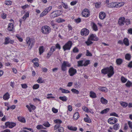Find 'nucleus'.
I'll use <instances>...</instances> for the list:
<instances>
[{
    "label": "nucleus",
    "mask_w": 132,
    "mask_h": 132,
    "mask_svg": "<svg viewBox=\"0 0 132 132\" xmlns=\"http://www.w3.org/2000/svg\"><path fill=\"white\" fill-rule=\"evenodd\" d=\"M89 32V30L86 28H84L82 29L81 31V34L82 36H86L88 35Z\"/></svg>",
    "instance_id": "0eeeda50"
},
{
    "label": "nucleus",
    "mask_w": 132,
    "mask_h": 132,
    "mask_svg": "<svg viewBox=\"0 0 132 132\" xmlns=\"http://www.w3.org/2000/svg\"><path fill=\"white\" fill-rule=\"evenodd\" d=\"M41 31L44 34H48L51 31L50 28L48 26H43L41 29Z\"/></svg>",
    "instance_id": "7ed1b4c3"
},
{
    "label": "nucleus",
    "mask_w": 132,
    "mask_h": 132,
    "mask_svg": "<svg viewBox=\"0 0 132 132\" xmlns=\"http://www.w3.org/2000/svg\"><path fill=\"white\" fill-rule=\"evenodd\" d=\"M91 25H92V28L94 30L96 31L98 30L97 27L94 23H92L91 24Z\"/></svg>",
    "instance_id": "a211bd4d"
},
{
    "label": "nucleus",
    "mask_w": 132,
    "mask_h": 132,
    "mask_svg": "<svg viewBox=\"0 0 132 132\" xmlns=\"http://www.w3.org/2000/svg\"><path fill=\"white\" fill-rule=\"evenodd\" d=\"M10 85L12 88H13L15 86V83L14 81L11 82Z\"/></svg>",
    "instance_id": "338daca9"
},
{
    "label": "nucleus",
    "mask_w": 132,
    "mask_h": 132,
    "mask_svg": "<svg viewBox=\"0 0 132 132\" xmlns=\"http://www.w3.org/2000/svg\"><path fill=\"white\" fill-rule=\"evenodd\" d=\"M116 7H118L123 6V4L122 3H117L116 2Z\"/></svg>",
    "instance_id": "de8ad7c7"
},
{
    "label": "nucleus",
    "mask_w": 132,
    "mask_h": 132,
    "mask_svg": "<svg viewBox=\"0 0 132 132\" xmlns=\"http://www.w3.org/2000/svg\"><path fill=\"white\" fill-rule=\"evenodd\" d=\"M14 26L13 24L12 23H9L8 25V30L9 31H11L14 29Z\"/></svg>",
    "instance_id": "4468645a"
},
{
    "label": "nucleus",
    "mask_w": 132,
    "mask_h": 132,
    "mask_svg": "<svg viewBox=\"0 0 132 132\" xmlns=\"http://www.w3.org/2000/svg\"><path fill=\"white\" fill-rule=\"evenodd\" d=\"M125 20V18L124 17H121L119 18L118 23L119 26H121L124 24Z\"/></svg>",
    "instance_id": "9b49d317"
},
{
    "label": "nucleus",
    "mask_w": 132,
    "mask_h": 132,
    "mask_svg": "<svg viewBox=\"0 0 132 132\" xmlns=\"http://www.w3.org/2000/svg\"><path fill=\"white\" fill-rule=\"evenodd\" d=\"M116 62L117 65H120L122 62V60L121 59L119 58L116 59Z\"/></svg>",
    "instance_id": "b1692460"
},
{
    "label": "nucleus",
    "mask_w": 132,
    "mask_h": 132,
    "mask_svg": "<svg viewBox=\"0 0 132 132\" xmlns=\"http://www.w3.org/2000/svg\"><path fill=\"white\" fill-rule=\"evenodd\" d=\"M119 127V124L117 123L114 125L113 127V128L114 130H116L118 129V128Z\"/></svg>",
    "instance_id": "e433bc0d"
},
{
    "label": "nucleus",
    "mask_w": 132,
    "mask_h": 132,
    "mask_svg": "<svg viewBox=\"0 0 132 132\" xmlns=\"http://www.w3.org/2000/svg\"><path fill=\"white\" fill-rule=\"evenodd\" d=\"M59 90L62 91V93H70V91L68 90L62 88L61 87H60Z\"/></svg>",
    "instance_id": "6ab92c4d"
},
{
    "label": "nucleus",
    "mask_w": 132,
    "mask_h": 132,
    "mask_svg": "<svg viewBox=\"0 0 132 132\" xmlns=\"http://www.w3.org/2000/svg\"><path fill=\"white\" fill-rule=\"evenodd\" d=\"M123 42L126 45L129 46V41L127 38H125L123 40Z\"/></svg>",
    "instance_id": "aec40b11"
},
{
    "label": "nucleus",
    "mask_w": 132,
    "mask_h": 132,
    "mask_svg": "<svg viewBox=\"0 0 132 132\" xmlns=\"http://www.w3.org/2000/svg\"><path fill=\"white\" fill-rule=\"evenodd\" d=\"M101 4L100 2H98L95 4V7L96 8H98L100 7V6Z\"/></svg>",
    "instance_id": "4d7b16f0"
},
{
    "label": "nucleus",
    "mask_w": 132,
    "mask_h": 132,
    "mask_svg": "<svg viewBox=\"0 0 132 132\" xmlns=\"http://www.w3.org/2000/svg\"><path fill=\"white\" fill-rule=\"evenodd\" d=\"M106 16L105 13L103 12H101L99 14V18L101 19H103Z\"/></svg>",
    "instance_id": "2eb2a0df"
},
{
    "label": "nucleus",
    "mask_w": 132,
    "mask_h": 132,
    "mask_svg": "<svg viewBox=\"0 0 132 132\" xmlns=\"http://www.w3.org/2000/svg\"><path fill=\"white\" fill-rule=\"evenodd\" d=\"M128 124L129 128H130L132 129V122L130 121H128Z\"/></svg>",
    "instance_id": "774afa93"
},
{
    "label": "nucleus",
    "mask_w": 132,
    "mask_h": 132,
    "mask_svg": "<svg viewBox=\"0 0 132 132\" xmlns=\"http://www.w3.org/2000/svg\"><path fill=\"white\" fill-rule=\"evenodd\" d=\"M131 83L132 82L130 81L129 80H128L126 83L125 84V85L128 87H130L131 86Z\"/></svg>",
    "instance_id": "c9c22d12"
},
{
    "label": "nucleus",
    "mask_w": 132,
    "mask_h": 132,
    "mask_svg": "<svg viewBox=\"0 0 132 132\" xmlns=\"http://www.w3.org/2000/svg\"><path fill=\"white\" fill-rule=\"evenodd\" d=\"M85 43L88 46H89L90 44H92L93 42L90 41V40L89 39H88L87 41Z\"/></svg>",
    "instance_id": "49530a36"
},
{
    "label": "nucleus",
    "mask_w": 132,
    "mask_h": 132,
    "mask_svg": "<svg viewBox=\"0 0 132 132\" xmlns=\"http://www.w3.org/2000/svg\"><path fill=\"white\" fill-rule=\"evenodd\" d=\"M117 122V119L114 117H112L110 118L108 120V122L111 124H114Z\"/></svg>",
    "instance_id": "9d476101"
},
{
    "label": "nucleus",
    "mask_w": 132,
    "mask_h": 132,
    "mask_svg": "<svg viewBox=\"0 0 132 132\" xmlns=\"http://www.w3.org/2000/svg\"><path fill=\"white\" fill-rule=\"evenodd\" d=\"M90 39L91 40L96 41H97L98 39V38L96 35L93 34H92L90 35Z\"/></svg>",
    "instance_id": "f8f14e48"
},
{
    "label": "nucleus",
    "mask_w": 132,
    "mask_h": 132,
    "mask_svg": "<svg viewBox=\"0 0 132 132\" xmlns=\"http://www.w3.org/2000/svg\"><path fill=\"white\" fill-rule=\"evenodd\" d=\"M79 113L78 112H76L74 114L73 116L74 119L75 120H77L79 117Z\"/></svg>",
    "instance_id": "393cba45"
},
{
    "label": "nucleus",
    "mask_w": 132,
    "mask_h": 132,
    "mask_svg": "<svg viewBox=\"0 0 132 132\" xmlns=\"http://www.w3.org/2000/svg\"><path fill=\"white\" fill-rule=\"evenodd\" d=\"M52 6H50L46 8L44 10V11L47 14L48 12H49L52 9Z\"/></svg>",
    "instance_id": "473e14b6"
},
{
    "label": "nucleus",
    "mask_w": 132,
    "mask_h": 132,
    "mask_svg": "<svg viewBox=\"0 0 132 132\" xmlns=\"http://www.w3.org/2000/svg\"><path fill=\"white\" fill-rule=\"evenodd\" d=\"M39 53L40 55L43 53L44 51V47L43 46H40L39 48Z\"/></svg>",
    "instance_id": "cd10ccee"
},
{
    "label": "nucleus",
    "mask_w": 132,
    "mask_h": 132,
    "mask_svg": "<svg viewBox=\"0 0 132 132\" xmlns=\"http://www.w3.org/2000/svg\"><path fill=\"white\" fill-rule=\"evenodd\" d=\"M59 99L64 102H66L67 100V98L66 96H60L59 97Z\"/></svg>",
    "instance_id": "7c9ffc66"
},
{
    "label": "nucleus",
    "mask_w": 132,
    "mask_h": 132,
    "mask_svg": "<svg viewBox=\"0 0 132 132\" xmlns=\"http://www.w3.org/2000/svg\"><path fill=\"white\" fill-rule=\"evenodd\" d=\"M110 109L109 108H106L102 111L100 112L101 114H103L104 113H106Z\"/></svg>",
    "instance_id": "2f4dec72"
},
{
    "label": "nucleus",
    "mask_w": 132,
    "mask_h": 132,
    "mask_svg": "<svg viewBox=\"0 0 132 132\" xmlns=\"http://www.w3.org/2000/svg\"><path fill=\"white\" fill-rule=\"evenodd\" d=\"M71 91L72 92L77 94H78L79 93V91L78 90L75 89H71Z\"/></svg>",
    "instance_id": "ea45409f"
},
{
    "label": "nucleus",
    "mask_w": 132,
    "mask_h": 132,
    "mask_svg": "<svg viewBox=\"0 0 132 132\" xmlns=\"http://www.w3.org/2000/svg\"><path fill=\"white\" fill-rule=\"evenodd\" d=\"M52 110L53 112L54 113H56L58 111V110L54 107H53L52 108Z\"/></svg>",
    "instance_id": "e2e57ef3"
},
{
    "label": "nucleus",
    "mask_w": 132,
    "mask_h": 132,
    "mask_svg": "<svg viewBox=\"0 0 132 132\" xmlns=\"http://www.w3.org/2000/svg\"><path fill=\"white\" fill-rule=\"evenodd\" d=\"M68 128L70 130L74 131H76L77 129V128L76 127L72 126H71L70 127L68 126Z\"/></svg>",
    "instance_id": "c756f323"
},
{
    "label": "nucleus",
    "mask_w": 132,
    "mask_h": 132,
    "mask_svg": "<svg viewBox=\"0 0 132 132\" xmlns=\"http://www.w3.org/2000/svg\"><path fill=\"white\" fill-rule=\"evenodd\" d=\"M110 116H115L117 117H119L118 115L116 113L114 112H113L111 113L110 114Z\"/></svg>",
    "instance_id": "13d9d810"
},
{
    "label": "nucleus",
    "mask_w": 132,
    "mask_h": 132,
    "mask_svg": "<svg viewBox=\"0 0 132 132\" xmlns=\"http://www.w3.org/2000/svg\"><path fill=\"white\" fill-rule=\"evenodd\" d=\"M116 2H112L109 3L108 7H116Z\"/></svg>",
    "instance_id": "f3484780"
},
{
    "label": "nucleus",
    "mask_w": 132,
    "mask_h": 132,
    "mask_svg": "<svg viewBox=\"0 0 132 132\" xmlns=\"http://www.w3.org/2000/svg\"><path fill=\"white\" fill-rule=\"evenodd\" d=\"M60 124H56L54 127L55 130L58 129V130L56 131V132H63L64 129L63 127H60Z\"/></svg>",
    "instance_id": "6e6552de"
},
{
    "label": "nucleus",
    "mask_w": 132,
    "mask_h": 132,
    "mask_svg": "<svg viewBox=\"0 0 132 132\" xmlns=\"http://www.w3.org/2000/svg\"><path fill=\"white\" fill-rule=\"evenodd\" d=\"M50 16L51 18H53L58 16L57 15V14H56L55 11H53L51 13Z\"/></svg>",
    "instance_id": "dca6fc26"
},
{
    "label": "nucleus",
    "mask_w": 132,
    "mask_h": 132,
    "mask_svg": "<svg viewBox=\"0 0 132 132\" xmlns=\"http://www.w3.org/2000/svg\"><path fill=\"white\" fill-rule=\"evenodd\" d=\"M47 14L44 11L42 13L40 16V17H42L44 15H46Z\"/></svg>",
    "instance_id": "0e129e2a"
},
{
    "label": "nucleus",
    "mask_w": 132,
    "mask_h": 132,
    "mask_svg": "<svg viewBox=\"0 0 132 132\" xmlns=\"http://www.w3.org/2000/svg\"><path fill=\"white\" fill-rule=\"evenodd\" d=\"M83 61L82 60L78 61L77 62L78 66V67H82L84 66V64H83Z\"/></svg>",
    "instance_id": "f704fd0d"
},
{
    "label": "nucleus",
    "mask_w": 132,
    "mask_h": 132,
    "mask_svg": "<svg viewBox=\"0 0 132 132\" xmlns=\"http://www.w3.org/2000/svg\"><path fill=\"white\" fill-rule=\"evenodd\" d=\"M55 11L56 14H57V16L61 15L62 13V11L60 10Z\"/></svg>",
    "instance_id": "4c0bfd02"
},
{
    "label": "nucleus",
    "mask_w": 132,
    "mask_h": 132,
    "mask_svg": "<svg viewBox=\"0 0 132 132\" xmlns=\"http://www.w3.org/2000/svg\"><path fill=\"white\" fill-rule=\"evenodd\" d=\"M56 21L58 23L63 22L65 21V20L62 19L60 18H59L57 19Z\"/></svg>",
    "instance_id": "6e6d98bb"
},
{
    "label": "nucleus",
    "mask_w": 132,
    "mask_h": 132,
    "mask_svg": "<svg viewBox=\"0 0 132 132\" xmlns=\"http://www.w3.org/2000/svg\"><path fill=\"white\" fill-rule=\"evenodd\" d=\"M55 50V46H53L51 47L50 52L53 54V52H54Z\"/></svg>",
    "instance_id": "603ef678"
},
{
    "label": "nucleus",
    "mask_w": 132,
    "mask_h": 132,
    "mask_svg": "<svg viewBox=\"0 0 132 132\" xmlns=\"http://www.w3.org/2000/svg\"><path fill=\"white\" fill-rule=\"evenodd\" d=\"M90 63V61L89 60H86L84 64V66H86Z\"/></svg>",
    "instance_id": "a19ab883"
},
{
    "label": "nucleus",
    "mask_w": 132,
    "mask_h": 132,
    "mask_svg": "<svg viewBox=\"0 0 132 132\" xmlns=\"http://www.w3.org/2000/svg\"><path fill=\"white\" fill-rule=\"evenodd\" d=\"M84 120L85 122L87 123H90L91 122V120L89 118H84Z\"/></svg>",
    "instance_id": "37998d69"
},
{
    "label": "nucleus",
    "mask_w": 132,
    "mask_h": 132,
    "mask_svg": "<svg viewBox=\"0 0 132 132\" xmlns=\"http://www.w3.org/2000/svg\"><path fill=\"white\" fill-rule=\"evenodd\" d=\"M10 95L8 92L6 93L3 96V98L4 100H8L9 98Z\"/></svg>",
    "instance_id": "412c9836"
},
{
    "label": "nucleus",
    "mask_w": 132,
    "mask_h": 132,
    "mask_svg": "<svg viewBox=\"0 0 132 132\" xmlns=\"http://www.w3.org/2000/svg\"><path fill=\"white\" fill-rule=\"evenodd\" d=\"M77 1H74L71 2L70 4L71 5H74L76 4L77 3Z\"/></svg>",
    "instance_id": "69168bd1"
},
{
    "label": "nucleus",
    "mask_w": 132,
    "mask_h": 132,
    "mask_svg": "<svg viewBox=\"0 0 132 132\" xmlns=\"http://www.w3.org/2000/svg\"><path fill=\"white\" fill-rule=\"evenodd\" d=\"M43 125L45 127H50V124L48 122H45L43 124Z\"/></svg>",
    "instance_id": "052dcab7"
},
{
    "label": "nucleus",
    "mask_w": 132,
    "mask_h": 132,
    "mask_svg": "<svg viewBox=\"0 0 132 132\" xmlns=\"http://www.w3.org/2000/svg\"><path fill=\"white\" fill-rule=\"evenodd\" d=\"M79 51L78 49L76 47H75L73 50V51L74 53H77Z\"/></svg>",
    "instance_id": "864d4df0"
},
{
    "label": "nucleus",
    "mask_w": 132,
    "mask_h": 132,
    "mask_svg": "<svg viewBox=\"0 0 132 132\" xmlns=\"http://www.w3.org/2000/svg\"><path fill=\"white\" fill-rule=\"evenodd\" d=\"M120 103L121 105L123 108L126 107L128 105L127 103L123 102H120Z\"/></svg>",
    "instance_id": "bb28decb"
},
{
    "label": "nucleus",
    "mask_w": 132,
    "mask_h": 132,
    "mask_svg": "<svg viewBox=\"0 0 132 132\" xmlns=\"http://www.w3.org/2000/svg\"><path fill=\"white\" fill-rule=\"evenodd\" d=\"M101 72L104 75L108 73L107 76L109 78L111 77L114 73V68L112 66L102 69Z\"/></svg>",
    "instance_id": "f257e3e1"
},
{
    "label": "nucleus",
    "mask_w": 132,
    "mask_h": 132,
    "mask_svg": "<svg viewBox=\"0 0 132 132\" xmlns=\"http://www.w3.org/2000/svg\"><path fill=\"white\" fill-rule=\"evenodd\" d=\"M90 96L93 98H94L96 97V94L94 92L91 91L90 92Z\"/></svg>",
    "instance_id": "5701e85b"
},
{
    "label": "nucleus",
    "mask_w": 132,
    "mask_h": 132,
    "mask_svg": "<svg viewBox=\"0 0 132 132\" xmlns=\"http://www.w3.org/2000/svg\"><path fill=\"white\" fill-rule=\"evenodd\" d=\"M10 38L9 37H6L5 39V41L4 43V44H7L10 43Z\"/></svg>",
    "instance_id": "72a5a7b5"
},
{
    "label": "nucleus",
    "mask_w": 132,
    "mask_h": 132,
    "mask_svg": "<svg viewBox=\"0 0 132 132\" xmlns=\"http://www.w3.org/2000/svg\"><path fill=\"white\" fill-rule=\"evenodd\" d=\"M66 63L65 61H64L62 64L61 68L62 71H65L67 70Z\"/></svg>",
    "instance_id": "ddd939ff"
},
{
    "label": "nucleus",
    "mask_w": 132,
    "mask_h": 132,
    "mask_svg": "<svg viewBox=\"0 0 132 132\" xmlns=\"http://www.w3.org/2000/svg\"><path fill=\"white\" fill-rule=\"evenodd\" d=\"M82 14L83 16L87 17L89 16L90 15V12L89 10L86 9H85L82 12Z\"/></svg>",
    "instance_id": "423d86ee"
},
{
    "label": "nucleus",
    "mask_w": 132,
    "mask_h": 132,
    "mask_svg": "<svg viewBox=\"0 0 132 132\" xmlns=\"http://www.w3.org/2000/svg\"><path fill=\"white\" fill-rule=\"evenodd\" d=\"M16 37L17 38L18 40L21 42H22L23 40L20 37L19 35L16 34Z\"/></svg>",
    "instance_id": "09e8293b"
},
{
    "label": "nucleus",
    "mask_w": 132,
    "mask_h": 132,
    "mask_svg": "<svg viewBox=\"0 0 132 132\" xmlns=\"http://www.w3.org/2000/svg\"><path fill=\"white\" fill-rule=\"evenodd\" d=\"M68 72L70 76H72L76 73L77 70L76 69L72 67L69 69Z\"/></svg>",
    "instance_id": "1a4fd4ad"
},
{
    "label": "nucleus",
    "mask_w": 132,
    "mask_h": 132,
    "mask_svg": "<svg viewBox=\"0 0 132 132\" xmlns=\"http://www.w3.org/2000/svg\"><path fill=\"white\" fill-rule=\"evenodd\" d=\"M121 80L122 82L124 83L127 81V79L124 77L122 76L121 77Z\"/></svg>",
    "instance_id": "79ce46f5"
},
{
    "label": "nucleus",
    "mask_w": 132,
    "mask_h": 132,
    "mask_svg": "<svg viewBox=\"0 0 132 132\" xmlns=\"http://www.w3.org/2000/svg\"><path fill=\"white\" fill-rule=\"evenodd\" d=\"M18 120L21 122L25 123L26 120L24 118L22 117H18Z\"/></svg>",
    "instance_id": "c85d7f7f"
},
{
    "label": "nucleus",
    "mask_w": 132,
    "mask_h": 132,
    "mask_svg": "<svg viewBox=\"0 0 132 132\" xmlns=\"http://www.w3.org/2000/svg\"><path fill=\"white\" fill-rule=\"evenodd\" d=\"M101 90L103 92H107V89L105 87H102L101 89Z\"/></svg>",
    "instance_id": "680f3d73"
},
{
    "label": "nucleus",
    "mask_w": 132,
    "mask_h": 132,
    "mask_svg": "<svg viewBox=\"0 0 132 132\" xmlns=\"http://www.w3.org/2000/svg\"><path fill=\"white\" fill-rule=\"evenodd\" d=\"M54 122L56 123L60 124L62 122V121L60 119H57L54 121Z\"/></svg>",
    "instance_id": "3c124183"
},
{
    "label": "nucleus",
    "mask_w": 132,
    "mask_h": 132,
    "mask_svg": "<svg viewBox=\"0 0 132 132\" xmlns=\"http://www.w3.org/2000/svg\"><path fill=\"white\" fill-rule=\"evenodd\" d=\"M39 85L37 84L34 85L33 86L32 88L33 89H37L39 88Z\"/></svg>",
    "instance_id": "8fccbe9b"
},
{
    "label": "nucleus",
    "mask_w": 132,
    "mask_h": 132,
    "mask_svg": "<svg viewBox=\"0 0 132 132\" xmlns=\"http://www.w3.org/2000/svg\"><path fill=\"white\" fill-rule=\"evenodd\" d=\"M125 23L126 25H128L130 24V22L129 19H127L125 20Z\"/></svg>",
    "instance_id": "a18cd8bd"
},
{
    "label": "nucleus",
    "mask_w": 132,
    "mask_h": 132,
    "mask_svg": "<svg viewBox=\"0 0 132 132\" xmlns=\"http://www.w3.org/2000/svg\"><path fill=\"white\" fill-rule=\"evenodd\" d=\"M101 102L102 103L105 104L107 103L108 101L102 97L101 98Z\"/></svg>",
    "instance_id": "4be33fe9"
},
{
    "label": "nucleus",
    "mask_w": 132,
    "mask_h": 132,
    "mask_svg": "<svg viewBox=\"0 0 132 132\" xmlns=\"http://www.w3.org/2000/svg\"><path fill=\"white\" fill-rule=\"evenodd\" d=\"M37 82L39 83H43L44 82V80H42V77H39L37 80Z\"/></svg>",
    "instance_id": "58836bf2"
},
{
    "label": "nucleus",
    "mask_w": 132,
    "mask_h": 132,
    "mask_svg": "<svg viewBox=\"0 0 132 132\" xmlns=\"http://www.w3.org/2000/svg\"><path fill=\"white\" fill-rule=\"evenodd\" d=\"M72 45V42L71 41L68 42L63 47V48L64 51L70 50Z\"/></svg>",
    "instance_id": "f03ea898"
},
{
    "label": "nucleus",
    "mask_w": 132,
    "mask_h": 132,
    "mask_svg": "<svg viewBox=\"0 0 132 132\" xmlns=\"http://www.w3.org/2000/svg\"><path fill=\"white\" fill-rule=\"evenodd\" d=\"M131 57V55L129 53L126 54L125 56V59L128 61H129L130 60Z\"/></svg>",
    "instance_id": "a878e982"
},
{
    "label": "nucleus",
    "mask_w": 132,
    "mask_h": 132,
    "mask_svg": "<svg viewBox=\"0 0 132 132\" xmlns=\"http://www.w3.org/2000/svg\"><path fill=\"white\" fill-rule=\"evenodd\" d=\"M26 43L29 47V48L31 49L32 45H34V40L32 39H30V37H28L26 39Z\"/></svg>",
    "instance_id": "20e7f679"
},
{
    "label": "nucleus",
    "mask_w": 132,
    "mask_h": 132,
    "mask_svg": "<svg viewBox=\"0 0 132 132\" xmlns=\"http://www.w3.org/2000/svg\"><path fill=\"white\" fill-rule=\"evenodd\" d=\"M6 14L4 13H3L2 14H1V17L3 19H4L6 18Z\"/></svg>",
    "instance_id": "bf43d9fd"
},
{
    "label": "nucleus",
    "mask_w": 132,
    "mask_h": 132,
    "mask_svg": "<svg viewBox=\"0 0 132 132\" xmlns=\"http://www.w3.org/2000/svg\"><path fill=\"white\" fill-rule=\"evenodd\" d=\"M16 123H15L13 122H6L5 123V127L3 126V128H6L8 127L9 128H13L16 125Z\"/></svg>",
    "instance_id": "39448f33"
},
{
    "label": "nucleus",
    "mask_w": 132,
    "mask_h": 132,
    "mask_svg": "<svg viewBox=\"0 0 132 132\" xmlns=\"http://www.w3.org/2000/svg\"><path fill=\"white\" fill-rule=\"evenodd\" d=\"M5 4L7 5H11L12 3V2L10 1H5Z\"/></svg>",
    "instance_id": "5fc2aeb1"
},
{
    "label": "nucleus",
    "mask_w": 132,
    "mask_h": 132,
    "mask_svg": "<svg viewBox=\"0 0 132 132\" xmlns=\"http://www.w3.org/2000/svg\"><path fill=\"white\" fill-rule=\"evenodd\" d=\"M86 55L87 56H92V54L89 52V50H87L86 51Z\"/></svg>",
    "instance_id": "c03bdc74"
}]
</instances>
